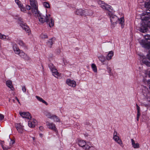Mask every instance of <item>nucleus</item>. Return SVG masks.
Wrapping results in <instances>:
<instances>
[{"instance_id": "nucleus-55", "label": "nucleus", "mask_w": 150, "mask_h": 150, "mask_svg": "<svg viewBox=\"0 0 150 150\" xmlns=\"http://www.w3.org/2000/svg\"><path fill=\"white\" fill-rule=\"evenodd\" d=\"M16 98L17 100V99H18V98L16 97Z\"/></svg>"}, {"instance_id": "nucleus-7", "label": "nucleus", "mask_w": 150, "mask_h": 150, "mask_svg": "<svg viewBox=\"0 0 150 150\" xmlns=\"http://www.w3.org/2000/svg\"><path fill=\"white\" fill-rule=\"evenodd\" d=\"M46 126L50 129L55 132H58V130L56 127L55 125L52 122H50L48 121L46 122Z\"/></svg>"}, {"instance_id": "nucleus-44", "label": "nucleus", "mask_w": 150, "mask_h": 150, "mask_svg": "<svg viewBox=\"0 0 150 150\" xmlns=\"http://www.w3.org/2000/svg\"><path fill=\"white\" fill-rule=\"evenodd\" d=\"M136 106L137 108V112H140V108L137 105V104H136Z\"/></svg>"}, {"instance_id": "nucleus-53", "label": "nucleus", "mask_w": 150, "mask_h": 150, "mask_svg": "<svg viewBox=\"0 0 150 150\" xmlns=\"http://www.w3.org/2000/svg\"><path fill=\"white\" fill-rule=\"evenodd\" d=\"M17 101H18V103H19V104H20V102L19 101V100H18V99H17Z\"/></svg>"}, {"instance_id": "nucleus-2", "label": "nucleus", "mask_w": 150, "mask_h": 150, "mask_svg": "<svg viewBox=\"0 0 150 150\" xmlns=\"http://www.w3.org/2000/svg\"><path fill=\"white\" fill-rule=\"evenodd\" d=\"M38 20L41 23H43L45 22L47 23L50 27H52L54 26V21L51 17L50 14L47 12L46 10L45 12L39 14Z\"/></svg>"}, {"instance_id": "nucleus-21", "label": "nucleus", "mask_w": 150, "mask_h": 150, "mask_svg": "<svg viewBox=\"0 0 150 150\" xmlns=\"http://www.w3.org/2000/svg\"><path fill=\"white\" fill-rule=\"evenodd\" d=\"M131 141L132 146L134 149H138L139 148L140 145L138 143H135L133 139H132Z\"/></svg>"}, {"instance_id": "nucleus-31", "label": "nucleus", "mask_w": 150, "mask_h": 150, "mask_svg": "<svg viewBox=\"0 0 150 150\" xmlns=\"http://www.w3.org/2000/svg\"><path fill=\"white\" fill-rule=\"evenodd\" d=\"M98 58L99 59V60L102 62L104 63L105 60H106V59L104 56L103 55H101L98 57Z\"/></svg>"}, {"instance_id": "nucleus-6", "label": "nucleus", "mask_w": 150, "mask_h": 150, "mask_svg": "<svg viewBox=\"0 0 150 150\" xmlns=\"http://www.w3.org/2000/svg\"><path fill=\"white\" fill-rule=\"evenodd\" d=\"M118 134L116 131L115 130L113 133V139L120 146L123 147L124 146L122 141L118 136Z\"/></svg>"}, {"instance_id": "nucleus-52", "label": "nucleus", "mask_w": 150, "mask_h": 150, "mask_svg": "<svg viewBox=\"0 0 150 150\" xmlns=\"http://www.w3.org/2000/svg\"><path fill=\"white\" fill-rule=\"evenodd\" d=\"M139 117H137V121H138L139 120Z\"/></svg>"}, {"instance_id": "nucleus-18", "label": "nucleus", "mask_w": 150, "mask_h": 150, "mask_svg": "<svg viewBox=\"0 0 150 150\" xmlns=\"http://www.w3.org/2000/svg\"><path fill=\"white\" fill-rule=\"evenodd\" d=\"M0 144L3 150H8L11 148V147H10L8 144H6H6H4V142L1 141L0 142Z\"/></svg>"}, {"instance_id": "nucleus-28", "label": "nucleus", "mask_w": 150, "mask_h": 150, "mask_svg": "<svg viewBox=\"0 0 150 150\" xmlns=\"http://www.w3.org/2000/svg\"><path fill=\"white\" fill-rule=\"evenodd\" d=\"M86 144V142L85 141L83 140H80L78 142V144L79 146L83 148L84 146Z\"/></svg>"}, {"instance_id": "nucleus-25", "label": "nucleus", "mask_w": 150, "mask_h": 150, "mask_svg": "<svg viewBox=\"0 0 150 150\" xmlns=\"http://www.w3.org/2000/svg\"><path fill=\"white\" fill-rule=\"evenodd\" d=\"M0 39L3 40H10V38L8 36H6L4 35H3L0 33Z\"/></svg>"}, {"instance_id": "nucleus-37", "label": "nucleus", "mask_w": 150, "mask_h": 150, "mask_svg": "<svg viewBox=\"0 0 150 150\" xmlns=\"http://www.w3.org/2000/svg\"><path fill=\"white\" fill-rule=\"evenodd\" d=\"M20 9V10L21 11L24 13H26V10L25 7L23 5L22 6L19 8Z\"/></svg>"}, {"instance_id": "nucleus-49", "label": "nucleus", "mask_w": 150, "mask_h": 150, "mask_svg": "<svg viewBox=\"0 0 150 150\" xmlns=\"http://www.w3.org/2000/svg\"><path fill=\"white\" fill-rule=\"evenodd\" d=\"M28 13V14L29 15H31V12H29V11L28 12V13Z\"/></svg>"}, {"instance_id": "nucleus-54", "label": "nucleus", "mask_w": 150, "mask_h": 150, "mask_svg": "<svg viewBox=\"0 0 150 150\" xmlns=\"http://www.w3.org/2000/svg\"><path fill=\"white\" fill-rule=\"evenodd\" d=\"M16 98L17 100V99H18V98L16 97Z\"/></svg>"}, {"instance_id": "nucleus-3", "label": "nucleus", "mask_w": 150, "mask_h": 150, "mask_svg": "<svg viewBox=\"0 0 150 150\" xmlns=\"http://www.w3.org/2000/svg\"><path fill=\"white\" fill-rule=\"evenodd\" d=\"M145 40H140L139 42L143 47L149 49V53L147 55L148 59L150 60V35H146L144 36Z\"/></svg>"}, {"instance_id": "nucleus-11", "label": "nucleus", "mask_w": 150, "mask_h": 150, "mask_svg": "<svg viewBox=\"0 0 150 150\" xmlns=\"http://www.w3.org/2000/svg\"><path fill=\"white\" fill-rule=\"evenodd\" d=\"M37 124V121L34 119H31L28 122V125L31 128L34 127Z\"/></svg>"}, {"instance_id": "nucleus-43", "label": "nucleus", "mask_w": 150, "mask_h": 150, "mask_svg": "<svg viewBox=\"0 0 150 150\" xmlns=\"http://www.w3.org/2000/svg\"><path fill=\"white\" fill-rule=\"evenodd\" d=\"M98 3L101 6V5L103 4L104 3L102 1L99 0L98 1Z\"/></svg>"}, {"instance_id": "nucleus-4", "label": "nucleus", "mask_w": 150, "mask_h": 150, "mask_svg": "<svg viewBox=\"0 0 150 150\" xmlns=\"http://www.w3.org/2000/svg\"><path fill=\"white\" fill-rule=\"evenodd\" d=\"M107 13L110 16L111 23V27L113 28L116 24L118 20V18L115 15H113L111 12Z\"/></svg>"}, {"instance_id": "nucleus-47", "label": "nucleus", "mask_w": 150, "mask_h": 150, "mask_svg": "<svg viewBox=\"0 0 150 150\" xmlns=\"http://www.w3.org/2000/svg\"><path fill=\"white\" fill-rule=\"evenodd\" d=\"M140 115V112H137V117H139Z\"/></svg>"}, {"instance_id": "nucleus-8", "label": "nucleus", "mask_w": 150, "mask_h": 150, "mask_svg": "<svg viewBox=\"0 0 150 150\" xmlns=\"http://www.w3.org/2000/svg\"><path fill=\"white\" fill-rule=\"evenodd\" d=\"M140 60H142V62L143 63L146 64L147 66L150 67V62L147 61L145 58V57L143 55V54L140 55ZM148 75L150 77V71H149Z\"/></svg>"}, {"instance_id": "nucleus-46", "label": "nucleus", "mask_w": 150, "mask_h": 150, "mask_svg": "<svg viewBox=\"0 0 150 150\" xmlns=\"http://www.w3.org/2000/svg\"><path fill=\"white\" fill-rule=\"evenodd\" d=\"M138 1H139V3H142L144 1L145 2V0H138Z\"/></svg>"}, {"instance_id": "nucleus-24", "label": "nucleus", "mask_w": 150, "mask_h": 150, "mask_svg": "<svg viewBox=\"0 0 150 150\" xmlns=\"http://www.w3.org/2000/svg\"><path fill=\"white\" fill-rule=\"evenodd\" d=\"M120 24H121L122 28L124 27V19L123 17H122L118 20Z\"/></svg>"}, {"instance_id": "nucleus-45", "label": "nucleus", "mask_w": 150, "mask_h": 150, "mask_svg": "<svg viewBox=\"0 0 150 150\" xmlns=\"http://www.w3.org/2000/svg\"><path fill=\"white\" fill-rule=\"evenodd\" d=\"M4 118V116L3 115L0 114V120H1Z\"/></svg>"}, {"instance_id": "nucleus-9", "label": "nucleus", "mask_w": 150, "mask_h": 150, "mask_svg": "<svg viewBox=\"0 0 150 150\" xmlns=\"http://www.w3.org/2000/svg\"><path fill=\"white\" fill-rule=\"evenodd\" d=\"M20 115L23 118H25L28 119H30L31 118V116L28 112H19Z\"/></svg>"}, {"instance_id": "nucleus-15", "label": "nucleus", "mask_w": 150, "mask_h": 150, "mask_svg": "<svg viewBox=\"0 0 150 150\" xmlns=\"http://www.w3.org/2000/svg\"><path fill=\"white\" fill-rule=\"evenodd\" d=\"M30 4L32 8H38V5L37 0H29Z\"/></svg>"}, {"instance_id": "nucleus-48", "label": "nucleus", "mask_w": 150, "mask_h": 150, "mask_svg": "<svg viewBox=\"0 0 150 150\" xmlns=\"http://www.w3.org/2000/svg\"><path fill=\"white\" fill-rule=\"evenodd\" d=\"M147 82L148 84H150V80H148L147 81Z\"/></svg>"}, {"instance_id": "nucleus-41", "label": "nucleus", "mask_w": 150, "mask_h": 150, "mask_svg": "<svg viewBox=\"0 0 150 150\" xmlns=\"http://www.w3.org/2000/svg\"><path fill=\"white\" fill-rule=\"evenodd\" d=\"M22 90L23 91L24 93H25L26 92V89L25 87V86H23L22 87Z\"/></svg>"}, {"instance_id": "nucleus-5", "label": "nucleus", "mask_w": 150, "mask_h": 150, "mask_svg": "<svg viewBox=\"0 0 150 150\" xmlns=\"http://www.w3.org/2000/svg\"><path fill=\"white\" fill-rule=\"evenodd\" d=\"M18 23L22 29L28 33V35L31 34V32L30 28L23 21L21 20H19Z\"/></svg>"}, {"instance_id": "nucleus-20", "label": "nucleus", "mask_w": 150, "mask_h": 150, "mask_svg": "<svg viewBox=\"0 0 150 150\" xmlns=\"http://www.w3.org/2000/svg\"><path fill=\"white\" fill-rule=\"evenodd\" d=\"M13 48L15 54H19L20 52V50L19 48L17 46L16 44H14L13 45Z\"/></svg>"}, {"instance_id": "nucleus-1", "label": "nucleus", "mask_w": 150, "mask_h": 150, "mask_svg": "<svg viewBox=\"0 0 150 150\" xmlns=\"http://www.w3.org/2000/svg\"><path fill=\"white\" fill-rule=\"evenodd\" d=\"M144 7L149 9L146 10L141 15V18L142 22L140 25L139 30L145 33L148 30V27H150V21H148L150 16V1L145 2Z\"/></svg>"}, {"instance_id": "nucleus-10", "label": "nucleus", "mask_w": 150, "mask_h": 150, "mask_svg": "<svg viewBox=\"0 0 150 150\" xmlns=\"http://www.w3.org/2000/svg\"><path fill=\"white\" fill-rule=\"evenodd\" d=\"M66 83L69 86L73 88L75 87L76 85V83L75 81L70 79H67Z\"/></svg>"}, {"instance_id": "nucleus-29", "label": "nucleus", "mask_w": 150, "mask_h": 150, "mask_svg": "<svg viewBox=\"0 0 150 150\" xmlns=\"http://www.w3.org/2000/svg\"><path fill=\"white\" fill-rule=\"evenodd\" d=\"M14 141L13 140H12L10 139H9L8 142H6V144H8L11 148V147L12 145L14 144Z\"/></svg>"}, {"instance_id": "nucleus-13", "label": "nucleus", "mask_w": 150, "mask_h": 150, "mask_svg": "<svg viewBox=\"0 0 150 150\" xmlns=\"http://www.w3.org/2000/svg\"><path fill=\"white\" fill-rule=\"evenodd\" d=\"M18 55H19L20 57L24 58L25 60L28 61L30 59V57L22 50L19 53V54Z\"/></svg>"}, {"instance_id": "nucleus-32", "label": "nucleus", "mask_w": 150, "mask_h": 150, "mask_svg": "<svg viewBox=\"0 0 150 150\" xmlns=\"http://www.w3.org/2000/svg\"><path fill=\"white\" fill-rule=\"evenodd\" d=\"M36 97L38 100L39 101L42 102V103L46 104V105L47 104V103L45 100H43L41 98H40L38 96H36Z\"/></svg>"}, {"instance_id": "nucleus-38", "label": "nucleus", "mask_w": 150, "mask_h": 150, "mask_svg": "<svg viewBox=\"0 0 150 150\" xmlns=\"http://www.w3.org/2000/svg\"><path fill=\"white\" fill-rule=\"evenodd\" d=\"M91 147V146H89L87 144H86V143L85 145L84 146L83 148L85 149H89Z\"/></svg>"}, {"instance_id": "nucleus-50", "label": "nucleus", "mask_w": 150, "mask_h": 150, "mask_svg": "<svg viewBox=\"0 0 150 150\" xmlns=\"http://www.w3.org/2000/svg\"><path fill=\"white\" fill-rule=\"evenodd\" d=\"M43 128V127L42 126H40V127L39 128L40 129H42Z\"/></svg>"}, {"instance_id": "nucleus-34", "label": "nucleus", "mask_w": 150, "mask_h": 150, "mask_svg": "<svg viewBox=\"0 0 150 150\" xmlns=\"http://www.w3.org/2000/svg\"><path fill=\"white\" fill-rule=\"evenodd\" d=\"M91 67L93 71L95 73H96L97 71V67L94 64H92Z\"/></svg>"}, {"instance_id": "nucleus-33", "label": "nucleus", "mask_w": 150, "mask_h": 150, "mask_svg": "<svg viewBox=\"0 0 150 150\" xmlns=\"http://www.w3.org/2000/svg\"><path fill=\"white\" fill-rule=\"evenodd\" d=\"M54 38H52L51 39L49 40L48 41V42L47 45H48V46H49L50 47H51L52 45L53 44V42H54Z\"/></svg>"}, {"instance_id": "nucleus-12", "label": "nucleus", "mask_w": 150, "mask_h": 150, "mask_svg": "<svg viewBox=\"0 0 150 150\" xmlns=\"http://www.w3.org/2000/svg\"><path fill=\"white\" fill-rule=\"evenodd\" d=\"M52 72V75L55 77L57 78H59L60 77L59 74L57 72L56 69L54 67H51L50 68Z\"/></svg>"}, {"instance_id": "nucleus-35", "label": "nucleus", "mask_w": 150, "mask_h": 150, "mask_svg": "<svg viewBox=\"0 0 150 150\" xmlns=\"http://www.w3.org/2000/svg\"><path fill=\"white\" fill-rule=\"evenodd\" d=\"M15 3L18 6V7L19 8L23 5L21 2L19 0H15Z\"/></svg>"}, {"instance_id": "nucleus-51", "label": "nucleus", "mask_w": 150, "mask_h": 150, "mask_svg": "<svg viewBox=\"0 0 150 150\" xmlns=\"http://www.w3.org/2000/svg\"><path fill=\"white\" fill-rule=\"evenodd\" d=\"M40 136L41 137H42L43 136V135L42 134H40Z\"/></svg>"}, {"instance_id": "nucleus-30", "label": "nucleus", "mask_w": 150, "mask_h": 150, "mask_svg": "<svg viewBox=\"0 0 150 150\" xmlns=\"http://www.w3.org/2000/svg\"><path fill=\"white\" fill-rule=\"evenodd\" d=\"M51 119H53L54 121L57 122H60V118L57 116L55 115H53L52 118Z\"/></svg>"}, {"instance_id": "nucleus-56", "label": "nucleus", "mask_w": 150, "mask_h": 150, "mask_svg": "<svg viewBox=\"0 0 150 150\" xmlns=\"http://www.w3.org/2000/svg\"><path fill=\"white\" fill-rule=\"evenodd\" d=\"M149 89H150V85H149Z\"/></svg>"}, {"instance_id": "nucleus-26", "label": "nucleus", "mask_w": 150, "mask_h": 150, "mask_svg": "<svg viewBox=\"0 0 150 150\" xmlns=\"http://www.w3.org/2000/svg\"><path fill=\"white\" fill-rule=\"evenodd\" d=\"M17 43L22 47L26 48L27 47L25 44L21 40H18L17 41Z\"/></svg>"}, {"instance_id": "nucleus-23", "label": "nucleus", "mask_w": 150, "mask_h": 150, "mask_svg": "<svg viewBox=\"0 0 150 150\" xmlns=\"http://www.w3.org/2000/svg\"><path fill=\"white\" fill-rule=\"evenodd\" d=\"M114 54L113 52L112 51H110L108 54L106 58L107 60H110L112 58V57Z\"/></svg>"}, {"instance_id": "nucleus-57", "label": "nucleus", "mask_w": 150, "mask_h": 150, "mask_svg": "<svg viewBox=\"0 0 150 150\" xmlns=\"http://www.w3.org/2000/svg\"><path fill=\"white\" fill-rule=\"evenodd\" d=\"M92 13H91V15H92Z\"/></svg>"}, {"instance_id": "nucleus-17", "label": "nucleus", "mask_w": 150, "mask_h": 150, "mask_svg": "<svg viewBox=\"0 0 150 150\" xmlns=\"http://www.w3.org/2000/svg\"><path fill=\"white\" fill-rule=\"evenodd\" d=\"M75 13L77 15L82 16L86 15V11L81 9H79L76 11Z\"/></svg>"}, {"instance_id": "nucleus-39", "label": "nucleus", "mask_w": 150, "mask_h": 150, "mask_svg": "<svg viewBox=\"0 0 150 150\" xmlns=\"http://www.w3.org/2000/svg\"><path fill=\"white\" fill-rule=\"evenodd\" d=\"M40 38L42 39H45L47 38V35L44 34H42L40 36Z\"/></svg>"}, {"instance_id": "nucleus-27", "label": "nucleus", "mask_w": 150, "mask_h": 150, "mask_svg": "<svg viewBox=\"0 0 150 150\" xmlns=\"http://www.w3.org/2000/svg\"><path fill=\"white\" fill-rule=\"evenodd\" d=\"M44 115L48 118L51 119L52 118V115L51 113L47 111H45L44 112Z\"/></svg>"}, {"instance_id": "nucleus-42", "label": "nucleus", "mask_w": 150, "mask_h": 150, "mask_svg": "<svg viewBox=\"0 0 150 150\" xmlns=\"http://www.w3.org/2000/svg\"><path fill=\"white\" fill-rule=\"evenodd\" d=\"M26 8L28 10H30L31 8V7L30 5H27L26 6Z\"/></svg>"}, {"instance_id": "nucleus-19", "label": "nucleus", "mask_w": 150, "mask_h": 150, "mask_svg": "<svg viewBox=\"0 0 150 150\" xmlns=\"http://www.w3.org/2000/svg\"><path fill=\"white\" fill-rule=\"evenodd\" d=\"M32 11L33 15L35 17H38V18L39 14L41 13H39V11L38 9V8H32Z\"/></svg>"}, {"instance_id": "nucleus-14", "label": "nucleus", "mask_w": 150, "mask_h": 150, "mask_svg": "<svg viewBox=\"0 0 150 150\" xmlns=\"http://www.w3.org/2000/svg\"><path fill=\"white\" fill-rule=\"evenodd\" d=\"M101 7L103 9L108 11V13L111 12V11L112 10L111 6L110 5L104 3L103 4L101 5Z\"/></svg>"}, {"instance_id": "nucleus-16", "label": "nucleus", "mask_w": 150, "mask_h": 150, "mask_svg": "<svg viewBox=\"0 0 150 150\" xmlns=\"http://www.w3.org/2000/svg\"><path fill=\"white\" fill-rule=\"evenodd\" d=\"M16 127L17 130L19 133H23L24 131L23 126L19 124H17L16 125Z\"/></svg>"}, {"instance_id": "nucleus-36", "label": "nucleus", "mask_w": 150, "mask_h": 150, "mask_svg": "<svg viewBox=\"0 0 150 150\" xmlns=\"http://www.w3.org/2000/svg\"><path fill=\"white\" fill-rule=\"evenodd\" d=\"M43 6L46 8H50V7L49 4L47 2H44L43 3Z\"/></svg>"}, {"instance_id": "nucleus-22", "label": "nucleus", "mask_w": 150, "mask_h": 150, "mask_svg": "<svg viewBox=\"0 0 150 150\" xmlns=\"http://www.w3.org/2000/svg\"><path fill=\"white\" fill-rule=\"evenodd\" d=\"M6 85L12 91L13 90L14 88L12 84V81L10 80H7L6 82Z\"/></svg>"}, {"instance_id": "nucleus-40", "label": "nucleus", "mask_w": 150, "mask_h": 150, "mask_svg": "<svg viewBox=\"0 0 150 150\" xmlns=\"http://www.w3.org/2000/svg\"><path fill=\"white\" fill-rule=\"evenodd\" d=\"M107 69L108 71V72L110 74V75H111L112 71L110 67H108L107 68Z\"/></svg>"}]
</instances>
